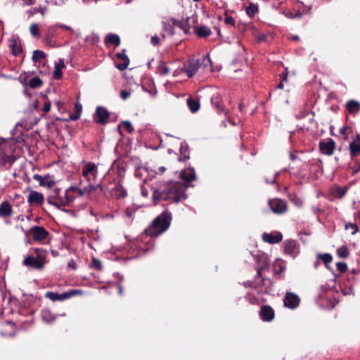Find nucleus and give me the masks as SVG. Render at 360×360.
Wrapping results in <instances>:
<instances>
[{"label": "nucleus", "instance_id": "nucleus-1", "mask_svg": "<svg viewBox=\"0 0 360 360\" xmlns=\"http://www.w3.org/2000/svg\"><path fill=\"white\" fill-rule=\"evenodd\" d=\"M186 186L181 182H167L159 185L153 189V199L157 200H171L179 202L185 200Z\"/></svg>", "mask_w": 360, "mask_h": 360}, {"label": "nucleus", "instance_id": "nucleus-2", "mask_svg": "<svg viewBox=\"0 0 360 360\" xmlns=\"http://www.w3.org/2000/svg\"><path fill=\"white\" fill-rule=\"evenodd\" d=\"M172 215L167 211L158 216L152 223L146 229V235L156 237L166 231L170 226Z\"/></svg>", "mask_w": 360, "mask_h": 360}, {"label": "nucleus", "instance_id": "nucleus-3", "mask_svg": "<svg viewBox=\"0 0 360 360\" xmlns=\"http://www.w3.org/2000/svg\"><path fill=\"white\" fill-rule=\"evenodd\" d=\"M75 198V197L69 193L67 189L63 194H61L60 189L54 188L49 195L47 202L49 204L61 209L62 207L70 205Z\"/></svg>", "mask_w": 360, "mask_h": 360}, {"label": "nucleus", "instance_id": "nucleus-4", "mask_svg": "<svg viewBox=\"0 0 360 360\" xmlns=\"http://www.w3.org/2000/svg\"><path fill=\"white\" fill-rule=\"evenodd\" d=\"M98 167L91 162H84L82 168V176L87 181L88 184H91L96 179L98 176Z\"/></svg>", "mask_w": 360, "mask_h": 360}, {"label": "nucleus", "instance_id": "nucleus-5", "mask_svg": "<svg viewBox=\"0 0 360 360\" xmlns=\"http://www.w3.org/2000/svg\"><path fill=\"white\" fill-rule=\"evenodd\" d=\"M82 292L80 290L72 289L67 292H64L61 294H58L53 292H47L45 294V297L51 300L53 302L56 301H63L68 300L72 297L82 295Z\"/></svg>", "mask_w": 360, "mask_h": 360}, {"label": "nucleus", "instance_id": "nucleus-6", "mask_svg": "<svg viewBox=\"0 0 360 360\" xmlns=\"http://www.w3.org/2000/svg\"><path fill=\"white\" fill-rule=\"evenodd\" d=\"M26 235L31 234L35 241H43L49 236V232L42 226H33L29 231H24Z\"/></svg>", "mask_w": 360, "mask_h": 360}, {"label": "nucleus", "instance_id": "nucleus-7", "mask_svg": "<svg viewBox=\"0 0 360 360\" xmlns=\"http://www.w3.org/2000/svg\"><path fill=\"white\" fill-rule=\"evenodd\" d=\"M97 187H100V186H95L91 184H88L87 186L84 187H77V186H70L67 190L69 193L75 195L76 194L77 196L81 197L86 194H90L91 192L94 191Z\"/></svg>", "mask_w": 360, "mask_h": 360}, {"label": "nucleus", "instance_id": "nucleus-8", "mask_svg": "<svg viewBox=\"0 0 360 360\" xmlns=\"http://www.w3.org/2000/svg\"><path fill=\"white\" fill-rule=\"evenodd\" d=\"M269 205L271 210L277 214L285 213L288 208L286 202L279 198L269 200Z\"/></svg>", "mask_w": 360, "mask_h": 360}, {"label": "nucleus", "instance_id": "nucleus-9", "mask_svg": "<svg viewBox=\"0 0 360 360\" xmlns=\"http://www.w3.org/2000/svg\"><path fill=\"white\" fill-rule=\"evenodd\" d=\"M300 297L293 292H287L283 300L284 306L289 309H294L299 306Z\"/></svg>", "mask_w": 360, "mask_h": 360}, {"label": "nucleus", "instance_id": "nucleus-10", "mask_svg": "<svg viewBox=\"0 0 360 360\" xmlns=\"http://www.w3.org/2000/svg\"><path fill=\"white\" fill-rule=\"evenodd\" d=\"M284 252L285 255L295 258L300 252L297 242L294 240H286L284 243Z\"/></svg>", "mask_w": 360, "mask_h": 360}, {"label": "nucleus", "instance_id": "nucleus-11", "mask_svg": "<svg viewBox=\"0 0 360 360\" xmlns=\"http://www.w3.org/2000/svg\"><path fill=\"white\" fill-rule=\"evenodd\" d=\"M109 116L110 113L106 108L99 106L96 108L94 119L96 122L104 124L108 122Z\"/></svg>", "mask_w": 360, "mask_h": 360}, {"label": "nucleus", "instance_id": "nucleus-12", "mask_svg": "<svg viewBox=\"0 0 360 360\" xmlns=\"http://www.w3.org/2000/svg\"><path fill=\"white\" fill-rule=\"evenodd\" d=\"M259 316L263 321L270 322L274 319V310L269 305H263L260 308Z\"/></svg>", "mask_w": 360, "mask_h": 360}, {"label": "nucleus", "instance_id": "nucleus-13", "mask_svg": "<svg viewBox=\"0 0 360 360\" xmlns=\"http://www.w3.org/2000/svg\"><path fill=\"white\" fill-rule=\"evenodd\" d=\"M321 152L326 155H331L335 149V141L332 139H328L319 143Z\"/></svg>", "mask_w": 360, "mask_h": 360}, {"label": "nucleus", "instance_id": "nucleus-14", "mask_svg": "<svg viewBox=\"0 0 360 360\" xmlns=\"http://www.w3.org/2000/svg\"><path fill=\"white\" fill-rule=\"evenodd\" d=\"M22 264L26 266L32 267L37 270H41L44 267L42 262H39L34 255L26 256L23 259Z\"/></svg>", "mask_w": 360, "mask_h": 360}, {"label": "nucleus", "instance_id": "nucleus-15", "mask_svg": "<svg viewBox=\"0 0 360 360\" xmlns=\"http://www.w3.org/2000/svg\"><path fill=\"white\" fill-rule=\"evenodd\" d=\"M282 239L283 236L280 232L264 233L262 234L263 241L269 244L278 243L282 240Z\"/></svg>", "mask_w": 360, "mask_h": 360}, {"label": "nucleus", "instance_id": "nucleus-16", "mask_svg": "<svg viewBox=\"0 0 360 360\" xmlns=\"http://www.w3.org/2000/svg\"><path fill=\"white\" fill-rule=\"evenodd\" d=\"M116 57L122 61L121 63H116V68L120 70H124L127 69L129 64V59L125 53V51L123 50L120 53H117Z\"/></svg>", "mask_w": 360, "mask_h": 360}, {"label": "nucleus", "instance_id": "nucleus-17", "mask_svg": "<svg viewBox=\"0 0 360 360\" xmlns=\"http://www.w3.org/2000/svg\"><path fill=\"white\" fill-rule=\"evenodd\" d=\"M199 63L195 60H192L188 62V64L185 67V71L188 77H192L199 69Z\"/></svg>", "mask_w": 360, "mask_h": 360}, {"label": "nucleus", "instance_id": "nucleus-18", "mask_svg": "<svg viewBox=\"0 0 360 360\" xmlns=\"http://www.w3.org/2000/svg\"><path fill=\"white\" fill-rule=\"evenodd\" d=\"M347 190L348 188L347 186H334L330 189V195L335 198H342L345 196Z\"/></svg>", "mask_w": 360, "mask_h": 360}, {"label": "nucleus", "instance_id": "nucleus-19", "mask_svg": "<svg viewBox=\"0 0 360 360\" xmlns=\"http://www.w3.org/2000/svg\"><path fill=\"white\" fill-rule=\"evenodd\" d=\"M346 109L349 114L356 115L360 112V103L355 100H349L346 103Z\"/></svg>", "mask_w": 360, "mask_h": 360}, {"label": "nucleus", "instance_id": "nucleus-20", "mask_svg": "<svg viewBox=\"0 0 360 360\" xmlns=\"http://www.w3.org/2000/svg\"><path fill=\"white\" fill-rule=\"evenodd\" d=\"M180 178L186 183L194 181L195 179L194 169L188 168L187 169L182 170L180 174Z\"/></svg>", "mask_w": 360, "mask_h": 360}, {"label": "nucleus", "instance_id": "nucleus-21", "mask_svg": "<svg viewBox=\"0 0 360 360\" xmlns=\"http://www.w3.org/2000/svg\"><path fill=\"white\" fill-rule=\"evenodd\" d=\"M27 202L30 204L36 203L41 205L44 202V195L35 191H31L27 198Z\"/></svg>", "mask_w": 360, "mask_h": 360}, {"label": "nucleus", "instance_id": "nucleus-22", "mask_svg": "<svg viewBox=\"0 0 360 360\" xmlns=\"http://www.w3.org/2000/svg\"><path fill=\"white\" fill-rule=\"evenodd\" d=\"M16 158L13 155H8L5 153H0V164L5 167L9 168Z\"/></svg>", "mask_w": 360, "mask_h": 360}, {"label": "nucleus", "instance_id": "nucleus-23", "mask_svg": "<svg viewBox=\"0 0 360 360\" xmlns=\"http://www.w3.org/2000/svg\"><path fill=\"white\" fill-rule=\"evenodd\" d=\"M13 213L11 205L8 201H3L0 204V216L1 217H11Z\"/></svg>", "mask_w": 360, "mask_h": 360}, {"label": "nucleus", "instance_id": "nucleus-24", "mask_svg": "<svg viewBox=\"0 0 360 360\" xmlns=\"http://www.w3.org/2000/svg\"><path fill=\"white\" fill-rule=\"evenodd\" d=\"M105 43L106 45L113 44L117 47L120 44V37L115 34H109L105 37Z\"/></svg>", "mask_w": 360, "mask_h": 360}, {"label": "nucleus", "instance_id": "nucleus-25", "mask_svg": "<svg viewBox=\"0 0 360 360\" xmlns=\"http://www.w3.org/2000/svg\"><path fill=\"white\" fill-rule=\"evenodd\" d=\"M34 253L35 257L38 259L39 262H42L44 266L46 263V257H47V252L46 250L41 249V248H35L34 249Z\"/></svg>", "mask_w": 360, "mask_h": 360}, {"label": "nucleus", "instance_id": "nucleus-26", "mask_svg": "<svg viewBox=\"0 0 360 360\" xmlns=\"http://www.w3.org/2000/svg\"><path fill=\"white\" fill-rule=\"evenodd\" d=\"M195 33L200 38L206 37L211 34V30L205 25H201L200 27L195 28Z\"/></svg>", "mask_w": 360, "mask_h": 360}, {"label": "nucleus", "instance_id": "nucleus-27", "mask_svg": "<svg viewBox=\"0 0 360 360\" xmlns=\"http://www.w3.org/2000/svg\"><path fill=\"white\" fill-rule=\"evenodd\" d=\"M65 68V63L63 59H60L58 62L56 64L54 71H53V77L56 79H59L62 77V69Z\"/></svg>", "mask_w": 360, "mask_h": 360}, {"label": "nucleus", "instance_id": "nucleus-28", "mask_svg": "<svg viewBox=\"0 0 360 360\" xmlns=\"http://www.w3.org/2000/svg\"><path fill=\"white\" fill-rule=\"evenodd\" d=\"M188 18H187L186 21L181 22V21H174L173 25L174 27H178L185 34H188L190 30V25L188 24Z\"/></svg>", "mask_w": 360, "mask_h": 360}, {"label": "nucleus", "instance_id": "nucleus-29", "mask_svg": "<svg viewBox=\"0 0 360 360\" xmlns=\"http://www.w3.org/2000/svg\"><path fill=\"white\" fill-rule=\"evenodd\" d=\"M10 47L11 48L13 55L17 56L22 51L20 42L16 39H11L10 41Z\"/></svg>", "mask_w": 360, "mask_h": 360}, {"label": "nucleus", "instance_id": "nucleus-30", "mask_svg": "<svg viewBox=\"0 0 360 360\" xmlns=\"http://www.w3.org/2000/svg\"><path fill=\"white\" fill-rule=\"evenodd\" d=\"M190 158V152L187 146L181 145L180 148L179 161H186Z\"/></svg>", "mask_w": 360, "mask_h": 360}, {"label": "nucleus", "instance_id": "nucleus-31", "mask_svg": "<svg viewBox=\"0 0 360 360\" xmlns=\"http://www.w3.org/2000/svg\"><path fill=\"white\" fill-rule=\"evenodd\" d=\"M350 154L352 158L356 157L360 154V144L356 141H352L349 144Z\"/></svg>", "mask_w": 360, "mask_h": 360}, {"label": "nucleus", "instance_id": "nucleus-32", "mask_svg": "<svg viewBox=\"0 0 360 360\" xmlns=\"http://www.w3.org/2000/svg\"><path fill=\"white\" fill-rule=\"evenodd\" d=\"M187 104L191 112H195L199 110L200 103L198 101L188 98L187 99Z\"/></svg>", "mask_w": 360, "mask_h": 360}, {"label": "nucleus", "instance_id": "nucleus-33", "mask_svg": "<svg viewBox=\"0 0 360 360\" xmlns=\"http://www.w3.org/2000/svg\"><path fill=\"white\" fill-rule=\"evenodd\" d=\"M116 197L121 198L127 196V191L120 184H117L114 189Z\"/></svg>", "mask_w": 360, "mask_h": 360}, {"label": "nucleus", "instance_id": "nucleus-34", "mask_svg": "<svg viewBox=\"0 0 360 360\" xmlns=\"http://www.w3.org/2000/svg\"><path fill=\"white\" fill-rule=\"evenodd\" d=\"M46 53L41 50H35L33 52L32 59L34 63L39 61L46 58Z\"/></svg>", "mask_w": 360, "mask_h": 360}, {"label": "nucleus", "instance_id": "nucleus-35", "mask_svg": "<svg viewBox=\"0 0 360 360\" xmlns=\"http://www.w3.org/2000/svg\"><path fill=\"white\" fill-rule=\"evenodd\" d=\"M42 81L39 77L32 78L29 82V86L32 88H38L42 85Z\"/></svg>", "mask_w": 360, "mask_h": 360}, {"label": "nucleus", "instance_id": "nucleus-36", "mask_svg": "<svg viewBox=\"0 0 360 360\" xmlns=\"http://www.w3.org/2000/svg\"><path fill=\"white\" fill-rule=\"evenodd\" d=\"M337 255L341 258H347L349 255L348 248L342 245L337 249Z\"/></svg>", "mask_w": 360, "mask_h": 360}, {"label": "nucleus", "instance_id": "nucleus-37", "mask_svg": "<svg viewBox=\"0 0 360 360\" xmlns=\"http://www.w3.org/2000/svg\"><path fill=\"white\" fill-rule=\"evenodd\" d=\"M42 318L44 321L51 323L56 319V316L51 315L49 311L45 310L43 311Z\"/></svg>", "mask_w": 360, "mask_h": 360}, {"label": "nucleus", "instance_id": "nucleus-38", "mask_svg": "<svg viewBox=\"0 0 360 360\" xmlns=\"http://www.w3.org/2000/svg\"><path fill=\"white\" fill-rule=\"evenodd\" d=\"M258 8L256 5L251 4L246 9V13L250 17H253L257 12Z\"/></svg>", "mask_w": 360, "mask_h": 360}, {"label": "nucleus", "instance_id": "nucleus-39", "mask_svg": "<svg viewBox=\"0 0 360 360\" xmlns=\"http://www.w3.org/2000/svg\"><path fill=\"white\" fill-rule=\"evenodd\" d=\"M319 257L326 264H328L332 262V255L329 253L319 255Z\"/></svg>", "mask_w": 360, "mask_h": 360}, {"label": "nucleus", "instance_id": "nucleus-40", "mask_svg": "<svg viewBox=\"0 0 360 360\" xmlns=\"http://www.w3.org/2000/svg\"><path fill=\"white\" fill-rule=\"evenodd\" d=\"M30 31L33 37H39V27L36 23L31 24Z\"/></svg>", "mask_w": 360, "mask_h": 360}, {"label": "nucleus", "instance_id": "nucleus-41", "mask_svg": "<svg viewBox=\"0 0 360 360\" xmlns=\"http://www.w3.org/2000/svg\"><path fill=\"white\" fill-rule=\"evenodd\" d=\"M336 266H337V269L340 272V273H344L347 271V265L346 263L345 262H338L336 264Z\"/></svg>", "mask_w": 360, "mask_h": 360}, {"label": "nucleus", "instance_id": "nucleus-42", "mask_svg": "<svg viewBox=\"0 0 360 360\" xmlns=\"http://www.w3.org/2000/svg\"><path fill=\"white\" fill-rule=\"evenodd\" d=\"M346 229H351L352 234H355L358 231V227L355 224L349 223L345 224Z\"/></svg>", "mask_w": 360, "mask_h": 360}, {"label": "nucleus", "instance_id": "nucleus-43", "mask_svg": "<svg viewBox=\"0 0 360 360\" xmlns=\"http://www.w3.org/2000/svg\"><path fill=\"white\" fill-rule=\"evenodd\" d=\"M158 70H159V72H160V74H162V75H167L169 72V69L164 63H162L161 65H160Z\"/></svg>", "mask_w": 360, "mask_h": 360}, {"label": "nucleus", "instance_id": "nucleus-44", "mask_svg": "<svg viewBox=\"0 0 360 360\" xmlns=\"http://www.w3.org/2000/svg\"><path fill=\"white\" fill-rule=\"evenodd\" d=\"M123 127L129 133H131L134 131V128L129 121H124L122 123Z\"/></svg>", "mask_w": 360, "mask_h": 360}, {"label": "nucleus", "instance_id": "nucleus-45", "mask_svg": "<svg viewBox=\"0 0 360 360\" xmlns=\"http://www.w3.org/2000/svg\"><path fill=\"white\" fill-rule=\"evenodd\" d=\"M131 95V91L127 89L122 90L120 91V97L123 100L127 99Z\"/></svg>", "mask_w": 360, "mask_h": 360}, {"label": "nucleus", "instance_id": "nucleus-46", "mask_svg": "<svg viewBox=\"0 0 360 360\" xmlns=\"http://www.w3.org/2000/svg\"><path fill=\"white\" fill-rule=\"evenodd\" d=\"M46 11V7H44V8H42V7L34 8H33V10L32 11V14H36L37 13H40L42 15H44Z\"/></svg>", "mask_w": 360, "mask_h": 360}, {"label": "nucleus", "instance_id": "nucleus-47", "mask_svg": "<svg viewBox=\"0 0 360 360\" xmlns=\"http://www.w3.org/2000/svg\"><path fill=\"white\" fill-rule=\"evenodd\" d=\"M33 177H34V179L35 180H37V181H39V185H40V186H44V181H45V179H46V177H45V178H44L43 176H41V175H39V174H34Z\"/></svg>", "mask_w": 360, "mask_h": 360}, {"label": "nucleus", "instance_id": "nucleus-48", "mask_svg": "<svg viewBox=\"0 0 360 360\" xmlns=\"http://www.w3.org/2000/svg\"><path fill=\"white\" fill-rule=\"evenodd\" d=\"M92 266L97 269H102V264L100 262V260L97 259H93L92 260Z\"/></svg>", "mask_w": 360, "mask_h": 360}, {"label": "nucleus", "instance_id": "nucleus-49", "mask_svg": "<svg viewBox=\"0 0 360 360\" xmlns=\"http://www.w3.org/2000/svg\"><path fill=\"white\" fill-rule=\"evenodd\" d=\"M55 184V181L51 179H46L44 181V186H47L48 188H51Z\"/></svg>", "mask_w": 360, "mask_h": 360}, {"label": "nucleus", "instance_id": "nucleus-50", "mask_svg": "<svg viewBox=\"0 0 360 360\" xmlns=\"http://www.w3.org/2000/svg\"><path fill=\"white\" fill-rule=\"evenodd\" d=\"M224 22L227 25H234L235 20L233 18L228 16L225 18Z\"/></svg>", "mask_w": 360, "mask_h": 360}, {"label": "nucleus", "instance_id": "nucleus-51", "mask_svg": "<svg viewBox=\"0 0 360 360\" xmlns=\"http://www.w3.org/2000/svg\"><path fill=\"white\" fill-rule=\"evenodd\" d=\"M150 41L153 45L157 46L159 44L160 39L157 35H155L151 37Z\"/></svg>", "mask_w": 360, "mask_h": 360}, {"label": "nucleus", "instance_id": "nucleus-52", "mask_svg": "<svg viewBox=\"0 0 360 360\" xmlns=\"http://www.w3.org/2000/svg\"><path fill=\"white\" fill-rule=\"evenodd\" d=\"M51 109V102L50 101H46L45 103H44V105L42 108V110L44 112H48Z\"/></svg>", "mask_w": 360, "mask_h": 360}, {"label": "nucleus", "instance_id": "nucleus-53", "mask_svg": "<svg viewBox=\"0 0 360 360\" xmlns=\"http://www.w3.org/2000/svg\"><path fill=\"white\" fill-rule=\"evenodd\" d=\"M80 115L78 112H75L69 115V118L71 120H77L79 118Z\"/></svg>", "mask_w": 360, "mask_h": 360}, {"label": "nucleus", "instance_id": "nucleus-54", "mask_svg": "<svg viewBox=\"0 0 360 360\" xmlns=\"http://www.w3.org/2000/svg\"><path fill=\"white\" fill-rule=\"evenodd\" d=\"M68 268L74 269V270L77 269L76 263H75V262L73 259H71L68 262Z\"/></svg>", "mask_w": 360, "mask_h": 360}, {"label": "nucleus", "instance_id": "nucleus-55", "mask_svg": "<svg viewBox=\"0 0 360 360\" xmlns=\"http://www.w3.org/2000/svg\"><path fill=\"white\" fill-rule=\"evenodd\" d=\"M75 112H78L80 115L82 109V105L80 103H76L75 105Z\"/></svg>", "mask_w": 360, "mask_h": 360}, {"label": "nucleus", "instance_id": "nucleus-56", "mask_svg": "<svg viewBox=\"0 0 360 360\" xmlns=\"http://www.w3.org/2000/svg\"><path fill=\"white\" fill-rule=\"evenodd\" d=\"M141 195L145 198L148 197L149 195L148 190L144 187L141 188Z\"/></svg>", "mask_w": 360, "mask_h": 360}, {"label": "nucleus", "instance_id": "nucleus-57", "mask_svg": "<svg viewBox=\"0 0 360 360\" xmlns=\"http://www.w3.org/2000/svg\"><path fill=\"white\" fill-rule=\"evenodd\" d=\"M166 171V167H160L158 168L157 171L155 172L156 174H163Z\"/></svg>", "mask_w": 360, "mask_h": 360}, {"label": "nucleus", "instance_id": "nucleus-58", "mask_svg": "<svg viewBox=\"0 0 360 360\" xmlns=\"http://www.w3.org/2000/svg\"><path fill=\"white\" fill-rule=\"evenodd\" d=\"M349 129L347 127H342L341 129H340V133L342 134H343L344 136H345V139L347 138V131Z\"/></svg>", "mask_w": 360, "mask_h": 360}, {"label": "nucleus", "instance_id": "nucleus-59", "mask_svg": "<svg viewBox=\"0 0 360 360\" xmlns=\"http://www.w3.org/2000/svg\"><path fill=\"white\" fill-rule=\"evenodd\" d=\"M308 114L309 113L307 112H302L300 114H298L296 117H297V119H301L302 117H304L307 116Z\"/></svg>", "mask_w": 360, "mask_h": 360}, {"label": "nucleus", "instance_id": "nucleus-60", "mask_svg": "<svg viewBox=\"0 0 360 360\" xmlns=\"http://www.w3.org/2000/svg\"><path fill=\"white\" fill-rule=\"evenodd\" d=\"M55 27H49L47 30L48 36H53L54 32Z\"/></svg>", "mask_w": 360, "mask_h": 360}, {"label": "nucleus", "instance_id": "nucleus-61", "mask_svg": "<svg viewBox=\"0 0 360 360\" xmlns=\"http://www.w3.org/2000/svg\"><path fill=\"white\" fill-rule=\"evenodd\" d=\"M56 26L61 27V28H64V29L72 31L71 27L70 26H68V25H62L61 24V25H56Z\"/></svg>", "mask_w": 360, "mask_h": 360}, {"label": "nucleus", "instance_id": "nucleus-62", "mask_svg": "<svg viewBox=\"0 0 360 360\" xmlns=\"http://www.w3.org/2000/svg\"><path fill=\"white\" fill-rule=\"evenodd\" d=\"M292 201L297 206H302V202L300 199H293Z\"/></svg>", "mask_w": 360, "mask_h": 360}, {"label": "nucleus", "instance_id": "nucleus-63", "mask_svg": "<svg viewBox=\"0 0 360 360\" xmlns=\"http://www.w3.org/2000/svg\"><path fill=\"white\" fill-rule=\"evenodd\" d=\"M25 4L30 6L34 4L35 0H23Z\"/></svg>", "mask_w": 360, "mask_h": 360}, {"label": "nucleus", "instance_id": "nucleus-64", "mask_svg": "<svg viewBox=\"0 0 360 360\" xmlns=\"http://www.w3.org/2000/svg\"><path fill=\"white\" fill-rule=\"evenodd\" d=\"M354 141H356L357 143L360 144V133L356 134V139Z\"/></svg>", "mask_w": 360, "mask_h": 360}]
</instances>
